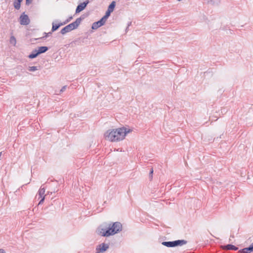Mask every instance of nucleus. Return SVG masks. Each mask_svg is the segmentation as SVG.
Wrapping results in <instances>:
<instances>
[{
	"label": "nucleus",
	"instance_id": "obj_15",
	"mask_svg": "<svg viewBox=\"0 0 253 253\" xmlns=\"http://www.w3.org/2000/svg\"><path fill=\"white\" fill-rule=\"evenodd\" d=\"M48 49V47L47 46H41L39 47V49H38V53L37 54H42L45 53L46 52Z\"/></svg>",
	"mask_w": 253,
	"mask_h": 253
},
{
	"label": "nucleus",
	"instance_id": "obj_22",
	"mask_svg": "<svg viewBox=\"0 0 253 253\" xmlns=\"http://www.w3.org/2000/svg\"><path fill=\"white\" fill-rule=\"evenodd\" d=\"M52 31H51V32H48V33H47L44 32V33H43V34H44L45 36H44V37H42V38H47V37L48 36H49V35H51L52 34Z\"/></svg>",
	"mask_w": 253,
	"mask_h": 253
},
{
	"label": "nucleus",
	"instance_id": "obj_2",
	"mask_svg": "<svg viewBox=\"0 0 253 253\" xmlns=\"http://www.w3.org/2000/svg\"><path fill=\"white\" fill-rule=\"evenodd\" d=\"M108 229L107 231L105 232V235H114L115 234L119 233L122 229V225L120 222H115L114 223H108Z\"/></svg>",
	"mask_w": 253,
	"mask_h": 253
},
{
	"label": "nucleus",
	"instance_id": "obj_6",
	"mask_svg": "<svg viewBox=\"0 0 253 253\" xmlns=\"http://www.w3.org/2000/svg\"><path fill=\"white\" fill-rule=\"evenodd\" d=\"M20 23L22 25H27L30 23V20L27 15L23 13L19 17Z\"/></svg>",
	"mask_w": 253,
	"mask_h": 253
},
{
	"label": "nucleus",
	"instance_id": "obj_18",
	"mask_svg": "<svg viewBox=\"0 0 253 253\" xmlns=\"http://www.w3.org/2000/svg\"><path fill=\"white\" fill-rule=\"evenodd\" d=\"M10 42L13 45H15L16 44V40L14 36H11L10 37Z\"/></svg>",
	"mask_w": 253,
	"mask_h": 253
},
{
	"label": "nucleus",
	"instance_id": "obj_3",
	"mask_svg": "<svg viewBox=\"0 0 253 253\" xmlns=\"http://www.w3.org/2000/svg\"><path fill=\"white\" fill-rule=\"evenodd\" d=\"M84 19V17L83 16L78 18L75 20V21L73 22L71 24H69V25H67L63 29H62L60 31L61 34L62 35H65L67 33H68L74 29H77Z\"/></svg>",
	"mask_w": 253,
	"mask_h": 253
},
{
	"label": "nucleus",
	"instance_id": "obj_19",
	"mask_svg": "<svg viewBox=\"0 0 253 253\" xmlns=\"http://www.w3.org/2000/svg\"><path fill=\"white\" fill-rule=\"evenodd\" d=\"M153 171H154V170H153V168H151L150 172H149V179H150V180H151V181L152 180V178H153Z\"/></svg>",
	"mask_w": 253,
	"mask_h": 253
},
{
	"label": "nucleus",
	"instance_id": "obj_21",
	"mask_svg": "<svg viewBox=\"0 0 253 253\" xmlns=\"http://www.w3.org/2000/svg\"><path fill=\"white\" fill-rule=\"evenodd\" d=\"M111 12L109 11V10H107L106 13H105V15L103 16L104 18V19H106V20L107 19V18L109 17V16L110 15V14H111Z\"/></svg>",
	"mask_w": 253,
	"mask_h": 253
},
{
	"label": "nucleus",
	"instance_id": "obj_20",
	"mask_svg": "<svg viewBox=\"0 0 253 253\" xmlns=\"http://www.w3.org/2000/svg\"><path fill=\"white\" fill-rule=\"evenodd\" d=\"M38 70L37 66H30L29 67L28 70L31 72H34Z\"/></svg>",
	"mask_w": 253,
	"mask_h": 253
},
{
	"label": "nucleus",
	"instance_id": "obj_7",
	"mask_svg": "<svg viewBox=\"0 0 253 253\" xmlns=\"http://www.w3.org/2000/svg\"><path fill=\"white\" fill-rule=\"evenodd\" d=\"M106 19H104L103 17L100 20L97 22H94L92 25L91 28L93 30H96L101 26L104 25L106 21Z\"/></svg>",
	"mask_w": 253,
	"mask_h": 253
},
{
	"label": "nucleus",
	"instance_id": "obj_17",
	"mask_svg": "<svg viewBox=\"0 0 253 253\" xmlns=\"http://www.w3.org/2000/svg\"><path fill=\"white\" fill-rule=\"evenodd\" d=\"M115 5L116 2L115 1H113L108 6L107 10L111 11V12H113L115 7Z\"/></svg>",
	"mask_w": 253,
	"mask_h": 253
},
{
	"label": "nucleus",
	"instance_id": "obj_9",
	"mask_svg": "<svg viewBox=\"0 0 253 253\" xmlns=\"http://www.w3.org/2000/svg\"><path fill=\"white\" fill-rule=\"evenodd\" d=\"M45 191V190L44 188H42L41 187L40 188V189L38 191V195L39 196V199L41 198V199L38 205L42 204L43 202L44 199H45V195L44 194Z\"/></svg>",
	"mask_w": 253,
	"mask_h": 253
},
{
	"label": "nucleus",
	"instance_id": "obj_1",
	"mask_svg": "<svg viewBox=\"0 0 253 253\" xmlns=\"http://www.w3.org/2000/svg\"><path fill=\"white\" fill-rule=\"evenodd\" d=\"M130 130H127L124 127L109 129L105 133L104 137L112 142L119 141L124 139L126 134Z\"/></svg>",
	"mask_w": 253,
	"mask_h": 253
},
{
	"label": "nucleus",
	"instance_id": "obj_10",
	"mask_svg": "<svg viewBox=\"0 0 253 253\" xmlns=\"http://www.w3.org/2000/svg\"><path fill=\"white\" fill-rule=\"evenodd\" d=\"M89 3V1L88 0H86L85 1H84L83 3H80L79 4L76 9V13H79L82 10H83L87 4Z\"/></svg>",
	"mask_w": 253,
	"mask_h": 253
},
{
	"label": "nucleus",
	"instance_id": "obj_25",
	"mask_svg": "<svg viewBox=\"0 0 253 253\" xmlns=\"http://www.w3.org/2000/svg\"><path fill=\"white\" fill-rule=\"evenodd\" d=\"M26 4L29 5L30 3H31L32 0H26Z\"/></svg>",
	"mask_w": 253,
	"mask_h": 253
},
{
	"label": "nucleus",
	"instance_id": "obj_5",
	"mask_svg": "<svg viewBox=\"0 0 253 253\" xmlns=\"http://www.w3.org/2000/svg\"><path fill=\"white\" fill-rule=\"evenodd\" d=\"M108 229V223L104 222L100 225L97 229L96 232L97 234L103 237H109V235H105V232L107 231Z\"/></svg>",
	"mask_w": 253,
	"mask_h": 253
},
{
	"label": "nucleus",
	"instance_id": "obj_8",
	"mask_svg": "<svg viewBox=\"0 0 253 253\" xmlns=\"http://www.w3.org/2000/svg\"><path fill=\"white\" fill-rule=\"evenodd\" d=\"M109 246L108 244L105 243H102L98 246H97L96 248V253H101L105 252L108 248Z\"/></svg>",
	"mask_w": 253,
	"mask_h": 253
},
{
	"label": "nucleus",
	"instance_id": "obj_12",
	"mask_svg": "<svg viewBox=\"0 0 253 253\" xmlns=\"http://www.w3.org/2000/svg\"><path fill=\"white\" fill-rule=\"evenodd\" d=\"M253 252V247L252 245H250V247L246 248H244L239 251L241 253H250Z\"/></svg>",
	"mask_w": 253,
	"mask_h": 253
},
{
	"label": "nucleus",
	"instance_id": "obj_14",
	"mask_svg": "<svg viewBox=\"0 0 253 253\" xmlns=\"http://www.w3.org/2000/svg\"><path fill=\"white\" fill-rule=\"evenodd\" d=\"M23 0H15L13 2V6L15 9L19 10L21 7V3Z\"/></svg>",
	"mask_w": 253,
	"mask_h": 253
},
{
	"label": "nucleus",
	"instance_id": "obj_16",
	"mask_svg": "<svg viewBox=\"0 0 253 253\" xmlns=\"http://www.w3.org/2000/svg\"><path fill=\"white\" fill-rule=\"evenodd\" d=\"M37 53L38 50L36 49L33 50L31 53L28 55V57L31 59L35 58L39 55V54H37Z\"/></svg>",
	"mask_w": 253,
	"mask_h": 253
},
{
	"label": "nucleus",
	"instance_id": "obj_24",
	"mask_svg": "<svg viewBox=\"0 0 253 253\" xmlns=\"http://www.w3.org/2000/svg\"><path fill=\"white\" fill-rule=\"evenodd\" d=\"M66 87H67V86H66V85H64V86H63L62 87V88L60 89V92H63L64 91H65V89H66Z\"/></svg>",
	"mask_w": 253,
	"mask_h": 253
},
{
	"label": "nucleus",
	"instance_id": "obj_27",
	"mask_svg": "<svg viewBox=\"0 0 253 253\" xmlns=\"http://www.w3.org/2000/svg\"><path fill=\"white\" fill-rule=\"evenodd\" d=\"M1 153H2V152L0 153V157L1 156Z\"/></svg>",
	"mask_w": 253,
	"mask_h": 253
},
{
	"label": "nucleus",
	"instance_id": "obj_26",
	"mask_svg": "<svg viewBox=\"0 0 253 253\" xmlns=\"http://www.w3.org/2000/svg\"><path fill=\"white\" fill-rule=\"evenodd\" d=\"M0 253H5V252L3 249H0Z\"/></svg>",
	"mask_w": 253,
	"mask_h": 253
},
{
	"label": "nucleus",
	"instance_id": "obj_11",
	"mask_svg": "<svg viewBox=\"0 0 253 253\" xmlns=\"http://www.w3.org/2000/svg\"><path fill=\"white\" fill-rule=\"evenodd\" d=\"M222 249L225 250H234L237 251L238 248L236 247V246L231 245V244H228L226 245L222 246Z\"/></svg>",
	"mask_w": 253,
	"mask_h": 253
},
{
	"label": "nucleus",
	"instance_id": "obj_4",
	"mask_svg": "<svg viewBox=\"0 0 253 253\" xmlns=\"http://www.w3.org/2000/svg\"><path fill=\"white\" fill-rule=\"evenodd\" d=\"M187 241L184 240H178L174 241L163 242L162 244L167 247H175L176 246H181L186 244Z\"/></svg>",
	"mask_w": 253,
	"mask_h": 253
},
{
	"label": "nucleus",
	"instance_id": "obj_23",
	"mask_svg": "<svg viewBox=\"0 0 253 253\" xmlns=\"http://www.w3.org/2000/svg\"><path fill=\"white\" fill-rule=\"evenodd\" d=\"M73 18L72 16L69 17L65 21H64L63 23H65V25L67 23L70 22Z\"/></svg>",
	"mask_w": 253,
	"mask_h": 253
},
{
	"label": "nucleus",
	"instance_id": "obj_28",
	"mask_svg": "<svg viewBox=\"0 0 253 253\" xmlns=\"http://www.w3.org/2000/svg\"><path fill=\"white\" fill-rule=\"evenodd\" d=\"M178 1H181V0H177Z\"/></svg>",
	"mask_w": 253,
	"mask_h": 253
},
{
	"label": "nucleus",
	"instance_id": "obj_13",
	"mask_svg": "<svg viewBox=\"0 0 253 253\" xmlns=\"http://www.w3.org/2000/svg\"><path fill=\"white\" fill-rule=\"evenodd\" d=\"M65 25V23H59L58 24L55 23L54 22L52 23L51 31L52 32L56 31L60 26Z\"/></svg>",
	"mask_w": 253,
	"mask_h": 253
}]
</instances>
